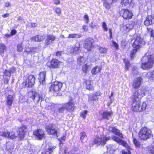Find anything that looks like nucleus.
Segmentation results:
<instances>
[{"label":"nucleus","mask_w":154,"mask_h":154,"mask_svg":"<svg viewBox=\"0 0 154 154\" xmlns=\"http://www.w3.org/2000/svg\"><path fill=\"white\" fill-rule=\"evenodd\" d=\"M132 106L134 111L141 112L146 109V104L145 103L143 102L141 105V107H140V102L137 100V101H133Z\"/></svg>","instance_id":"20e7f679"},{"label":"nucleus","mask_w":154,"mask_h":154,"mask_svg":"<svg viewBox=\"0 0 154 154\" xmlns=\"http://www.w3.org/2000/svg\"><path fill=\"white\" fill-rule=\"evenodd\" d=\"M109 139V138L105 137H98L95 140V143L98 145H104L105 144L107 141Z\"/></svg>","instance_id":"f8f14e48"},{"label":"nucleus","mask_w":154,"mask_h":154,"mask_svg":"<svg viewBox=\"0 0 154 154\" xmlns=\"http://www.w3.org/2000/svg\"><path fill=\"white\" fill-rule=\"evenodd\" d=\"M47 132L50 135L58 137L60 134L58 130H56L54 126H49L47 130Z\"/></svg>","instance_id":"1a4fd4ad"},{"label":"nucleus","mask_w":154,"mask_h":154,"mask_svg":"<svg viewBox=\"0 0 154 154\" xmlns=\"http://www.w3.org/2000/svg\"><path fill=\"white\" fill-rule=\"evenodd\" d=\"M13 100V97L12 95H8L7 98V104L11 106L12 105Z\"/></svg>","instance_id":"473e14b6"},{"label":"nucleus","mask_w":154,"mask_h":154,"mask_svg":"<svg viewBox=\"0 0 154 154\" xmlns=\"http://www.w3.org/2000/svg\"><path fill=\"white\" fill-rule=\"evenodd\" d=\"M35 78L33 75H29L26 81V86L28 87H32L35 83Z\"/></svg>","instance_id":"ddd939ff"},{"label":"nucleus","mask_w":154,"mask_h":154,"mask_svg":"<svg viewBox=\"0 0 154 154\" xmlns=\"http://www.w3.org/2000/svg\"><path fill=\"white\" fill-rule=\"evenodd\" d=\"M83 18L85 22L87 23H88L89 22V18L88 15L87 14H85Z\"/></svg>","instance_id":"5fc2aeb1"},{"label":"nucleus","mask_w":154,"mask_h":154,"mask_svg":"<svg viewBox=\"0 0 154 154\" xmlns=\"http://www.w3.org/2000/svg\"><path fill=\"white\" fill-rule=\"evenodd\" d=\"M141 68L143 69H149L151 68L154 62V54L143 57L141 59Z\"/></svg>","instance_id":"f257e3e1"},{"label":"nucleus","mask_w":154,"mask_h":154,"mask_svg":"<svg viewBox=\"0 0 154 154\" xmlns=\"http://www.w3.org/2000/svg\"><path fill=\"white\" fill-rule=\"evenodd\" d=\"M107 151L110 154H112L118 148L116 145L113 144H109L107 146Z\"/></svg>","instance_id":"5701e85b"},{"label":"nucleus","mask_w":154,"mask_h":154,"mask_svg":"<svg viewBox=\"0 0 154 154\" xmlns=\"http://www.w3.org/2000/svg\"><path fill=\"white\" fill-rule=\"evenodd\" d=\"M113 115V112L112 111H105L102 114V117L103 119H108Z\"/></svg>","instance_id":"393cba45"},{"label":"nucleus","mask_w":154,"mask_h":154,"mask_svg":"<svg viewBox=\"0 0 154 154\" xmlns=\"http://www.w3.org/2000/svg\"><path fill=\"white\" fill-rule=\"evenodd\" d=\"M80 46L79 43V42H76L74 47H72V52L74 54H77Z\"/></svg>","instance_id":"cd10ccee"},{"label":"nucleus","mask_w":154,"mask_h":154,"mask_svg":"<svg viewBox=\"0 0 154 154\" xmlns=\"http://www.w3.org/2000/svg\"><path fill=\"white\" fill-rule=\"evenodd\" d=\"M65 106H64V104H63L62 106L59 107L58 111L59 113H63L65 110Z\"/></svg>","instance_id":"a18cd8bd"},{"label":"nucleus","mask_w":154,"mask_h":154,"mask_svg":"<svg viewBox=\"0 0 154 154\" xmlns=\"http://www.w3.org/2000/svg\"><path fill=\"white\" fill-rule=\"evenodd\" d=\"M102 23V26L103 29L104 31L107 32L108 29L107 27V25L106 23L105 22H103Z\"/></svg>","instance_id":"de8ad7c7"},{"label":"nucleus","mask_w":154,"mask_h":154,"mask_svg":"<svg viewBox=\"0 0 154 154\" xmlns=\"http://www.w3.org/2000/svg\"><path fill=\"white\" fill-rule=\"evenodd\" d=\"M33 134L35 136L36 138L38 140H41L44 137V132L42 130L38 129L34 131Z\"/></svg>","instance_id":"dca6fc26"},{"label":"nucleus","mask_w":154,"mask_h":154,"mask_svg":"<svg viewBox=\"0 0 154 154\" xmlns=\"http://www.w3.org/2000/svg\"><path fill=\"white\" fill-rule=\"evenodd\" d=\"M81 36L79 34H69L68 36L67 37L68 38H78L81 37Z\"/></svg>","instance_id":"4c0bfd02"},{"label":"nucleus","mask_w":154,"mask_h":154,"mask_svg":"<svg viewBox=\"0 0 154 154\" xmlns=\"http://www.w3.org/2000/svg\"><path fill=\"white\" fill-rule=\"evenodd\" d=\"M111 4V2L110 0H108V2L106 0H104L103 3V5L106 8H109Z\"/></svg>","instance_id":"37998d69"},{"label":"nucleus","mask_w":154,"mask_h":154,"mask_svg":"<svg viewBox=\"0 0 154 154\" xmlns=\"http://www.w3.org/2000/svg\"><path fill=\"white\" fill-rule=\"evenodd\" d=\"M113 45L116 48V49H117L118 48V44L116 43V42H113Z\"/></svg>","instance_id":"69168bd1"},{"label":"nucleus","mask_w":154,"mask_h":154,"mask_svg":"<svg viewBox=\"0 0 154 154\" xmlns=\"http://www.w3.org/2000/svg\"><path fill=\"white\" fill-rule=\"evenodd\" d=\"M133 27V26L130 23L123 25L120 28V30L124 33L128 32Z\"/></svg>","instance_id":"f3484780"},{"label":"nucleus","mask_w":154,"mask_h":154,"mask_svg":"<svg viewBox=\"0 0 154 154\" xmlns=\"http://www.w3.org/2000/svg\"><path fill=\"white\" fill-rule=\"evenodd\" d=\"M112 29L111 28L109 29V39H111L112 38Z\"/></svg>","instance_id":"bf43d9fd"},{"label":"nucleus","mask_w":154,"mask_h":154,"mask_svg":"<svg viewBox=\"0 0 154 154\" xmlns=\"http://www.w3.org/2000/svg\"><path fill=\"white\" fill-rule=\"evenodd\" d=\"M5 49L6 48L5 45L0 44V53L4 52Z\"/></svg>","instance_id":"864d4df0"},{"label":"nucleus","mask_w":154,"mask_h":154,"mask_svg":"<svg viewBox=\"0 0 154 154\" xmlns=\"http://www.w3.org/2000/svg\"><path fill=\"white\" fill-rule=\"evenodd\" d=\"M120 14L124 18L126 19H130L132 16L131 11L127 9H122L120 11Z\"/></svg>","instance_id":"6e6552de"},{"label":"nucleus","mask_w":154,"mask_h":154,"mask_svg":"<svg viewBox=\"0 0 154 154\" xmlns=\"http://www.w3.org/2000/svg\"><path fill=\"white\" fill-rule=\"evenodd\" d=\"M147 77L150 80H154V71L148 73Z\"/></svg>","instance_id":"e433bc0d"},{"label":"nucleus","mask_w":154,"mask_h":154,"mask_svg":"<svg viewBox=\"0 0 154 154\" xmlns=\"http://www.w3.org/2000/svg\"><path fill=\"white\" fill-rule=\"evenodd\" d=\"M145 95L144 90L140 89L137 91L134 90L133 91L132 99L133 101H137L139 99H141L142 97Z\"/></svg>","instance_id":"423d86ee"},{"label":"nucleus","mask_w":154,"mask_h":154,"mask_svg":"<svg viewBox=\"0 0 154 154\" xmlns=\"http://www.w3.org/2000/svg\"><path fill=\"white\" fill-rule=\"evenodd\" d=\"M88 113V111L87 110H84L81 113V116L84 119L86 118V115Z\"/></svg>","instance_id":"49530a36"},{"label":"nucleus","mask_w":154,"mask_h":154,"mask_svg":"<svg viewBox=\"0 0 154 154\" xmlns=\"http://www.w3.org/2000/svg\"><path fill=\"white\" fill-rule=\"evenodd\" d=\"M56 38L55 36L52 35H48L45 41V45H48L51 43H52Z\"/></svg>","instance_id":"a211bd4d"},{"label":"nucleus","mask_w":154,"mask_h":154,"mask_svg":"<svg viewBox=\"0 0 154 154\" xmlns=\"http://www.w3.org/2000/svg\"><path fill=\"white\" fill-rule=\"evenodd\" d=\"M98 49L100 52L102 54L107 53L108 50V49L105 48L100 47H98Z\"/></svg>","instance_id":"a19ab883"},{"label":"nucleus","mask_w":154,"mask_h":154,"mask_svg":"<svg viewBox=\"0 0 154 154\" xmlns=\"http://www.w3.org/2000/svg\"><path fill=\"white\" fill-rule=\"evenodd\" d=\"M94 40L91 38L86 39L85 42V48L88 51H91L94 47Z\"/></svg>","instance_id":"9d476101"},{"label":"nucleus","mask_w":154,"mask_h":154,"mask_svg":"<svg viewBox=\"0 0 154 154\" xmlns=\"http://www.w3.org/2000/svg\"><path fill=\"white\" fill-rule=\"evenodd\" d=\"M147 32L148 33H149V34L151 35V36H152V35L153 33V30L152 29L149 27H147Z\"/></svg>","instance_id":"4d7b16f0"},{"label":"nucleus","mask_w":154,"mask_h":154,"mask_svg":"<svg viewBox=\"0 0 154 154\" xmlns=\"http://www.w3.org/2000/svg\"><path fill=\"white\" fill-rule=\"evenodd\" d=\"M17 33V31L15 29H12L11 32V34L12 36L15 35Z\"/></svg>","instance_id":"052dcab7"},{"label":"nucleus","mask_w":154,"mask_h":154,"mask_svg":"<svg viewBox=\"0 0 154 154\" xmlns=\"http://www.w3.org/2000/svg\"><path fill=\"white\" fill-rule=\"evenodd\" d=\"M54 105L51 103H46L45 108L48 109H52L54 106Z\"/></svg>","instance_id":"79ce46f5"},{"label":"nucleus","mask_w":154,"mask_h":154,"mask_svg":"<svg viewBox=\"0 0 154 154\" xmlns=\"http://www.w3.org/2000/svg\"><path fill=\"white\" fill-rule=\"evenodd\" d=\"M28 106L29 107L30 109H32V108H33L34 106V105L32 104V102H31V103H28Z\"/></svg>","instance_id":"e2e57ef3"},{"label":"nucleus","mask_w":154,"mask_h":154,"mask_svg":"<svg viewBox=\"0 0 154 154\" xmlns=\"http://www.w3.org/2000/svg\"><path fill=\"white\" fill-rule=\"evenodd\" d=\"M55 11L56 13L58 15H59L61 14V10L60 8H57L55 9Z\"/></svg>","instance_id":"13d9d810"},{"label":"nucleus","mask_w":154,"mask_h":154,"mask_svg":"<svg viewBox=\"0 0 154 154\" xmlns=\"http://www.w3.org/2000/svg\"><path fill=\"white\" fill-rule=\"evenodd\" d=\"M86 88L89 90H92L93 89V87L91 85V82L87 81L86 82Z\"/></svg>","instance_id":"c9c22d12"},{"label":"nucleus","mask_w":154,"mask_h":154,"mask_svg":"<svg viewBox=\"0 0 154 154\" xmlns=\"http://www.w3.org/2000/svg\"><path fill=\"white\" fill-rule=\"evenodd\" d=\"M129 0H121V4L122 5L126 6L129 4Z\"/></svg>","instance_id":"09e8293b"},{"label":"nucleus","mask_w":154,"mask_h":154,"mask_svg":"<svg viewBox=\"0 0 154 154\" xmlns=\"http://www.w3.org/2000/svg\"><path fill=\"white\" fill-rule=\"evenodd\" d=\"M151 131L146 127L141 128L139 132V137L141 140H146L151 136Z\"/></svg>","instance_id":"f03ea898"},{"label":"nucleus","mask_w":154,"mask_h":154,"mask_svg":"<svg viewBox=\"0 0 154 154\" xmlns=\"http://www.w3.org/2000/svg\"><path fill=\"white\" fill-rule=\"evenodd\" d=\"M154 23V17L151 15L149 16L146 17L144 22V24L146 26H148Z\"/></svg>","instance_id":"aec40b11"},{"label":"nucleus","mask_w":154,"mask_h":154,"mask_svg":"<svg viewBox=\"0 0 154 154\" xmlns=\"http://www.w3.org/2000/svg\"><path fill=\"white\" fill-rule=\"evenodd\" d=\"M46 72H41L39 74V76L38 78L39 82L43 84L45 83V78Z\"/></svg>","instance_id":"a878e982"},{"label":"nucleus","mask_w":154,"mask_h":154,"mask_svg":"<svg viewBox=\"0 0 154 154\" xmlns=\"http://www.w3.org/2000/svg\"><path fill=\"white\" fill-rule=\"evenodd\" d=\"M90 66L88 65L87 64H85L83 66L82 68V70L83 72L85 74H86L87 72V71L88 69L89 68Z\"/></svg>","instance_id":"ea45409f"},{"label":"nucleus","mask_w":154,"mask_h":154,"mask_svg":"<svg viewBox=\"0 0 154 154\" xmlns=\"http://www.w3.org/2000/svg\"><path fill=\"white\" fill-rule=\"evenodd\" d=\"M80 140L82 142L85 143L87 141L88 139L87 137L85 132H82L80 133Z\"/></svg>","instance_id":"c85d7f7f"},{"label":"nucleus","mask_w":154,"mask_h":154,"mask_svg":"<svg viewBox=\"0 0 154 154\" xmlns=\"http://www.w3.org/2000/svg\"><path fill=\"white\" fill-rule=\"evenodd\" d=\"M62 86V83L56 81L52 83L51 86L49 88V91L52 93H56L57 94L60 90Z\"/></svg>","instance_id":"39448f33"},{"label":"nucleus","mask_w":154,"mask_h":154,"mask_svg":"<svg viewBox=\"0 0 154 154\" xmlns=\"http://www.w3.org/2000/svg\"><path fill=\"white\" fill-rule=\"evenodd\" d=\"M101 69V67L100 66H97L94 67L91 70V73L94 75H97V73L100 72Z\"/></svg>","instance_id":"c756f323"},{"label":"nucleus","mask_w":154,"mask_h":154,"mask_svg":"<svg viewBox=\"0 0 154 154\" xmlns=\"http://www.w3.org/2000/svg\"><path fill=\"white\" fill-rule=\"evenodd\" d=\"M54 4L56 5H58L60 3L59 0H54Z\"/></svg>","instance_id":"0e129e2a"},{"label":"nucleus","mask_w":154,"mask_h":154,"mask_svg":"<svg viewBox=\"0 0 154 154\" xmlns=\"http://www.w3.org/2000/svg\"><path fill=\"white\" fill-rule=\"evenodd\" d=\"M142 38L140 36H138L135 38L132 45L133 49L131 52V57L132 59L133 58L134 54L140 48L141 46L140 45L142 43Z\"/></svg>","instance_id":"7ed1b4c3"},{"label":"nucleus","mask_w":154,"mask_h":154,"mask_svg":"<svg viewBox=\"0 0 154 154\" xmlns=\"http://www.w3.org/2000/svg\"><path fill=\"white\" fill-rule=\"evenodd\" d=\"M60 62L57 59H53L47 63V66L50 68H57L58 67Z\"/></svg>","instance_id":"4468645a"},{"label":"nucleus","mask_w":154,"mask_h":154,"mask_svg":"<svg viewBox=\"0 0 154 154\" xmlns=\"http://www.w3.org/2000/svg\"><path fill=\"white\" fill-rule=\"evenodd\" d=\"M124 62L125 64V68L127 70H128L130 66L129 62L125 59L124 60Z\"/></svg>","instance_id":"8fccbe9b"},{"label":"nucleus","mask_w":154,"mask_h":154,"mask_svg":"<svg viewBox=\"0 0 154 154\" xmlns=\"http://www.w3.org/2000/svg\"><path fill=\"white\" fill-rule=\"evenodd\" d=\"M64 105L65 107V109L67 111H73L75 108L74 103L71 101L64 104Z\"/></svg>","instance_id":"412c9836"},{"label":"nucleus","mask_w":154,"mask_h":154,"mask_svg":"<svg viewBox=\"0 0 154 154\" xmlns=\"http://www.w3.org/2000/svg\"><path fill=\"white\" fill-rule=\"evenodd\" d=\"M8 135V138L11 139H15L17 138V136L15 135V133L14 131L9 132Z\"/></svg>","instance_id":"58836bf2"},{"label":"nucleus","mask_w":154,"mask_h":154,"mask_svg":"<svg viewBox=\"0 0 154 154\" xmlns=\"http://www.w3.org/2000/svg\"><path fill=\"white\" fill-rule=\"evenodd\" d=\"M100 93H98L96 95H92L90 96L89 97L88 101L91 102L92 100H96L98 99L97 96H100Z\"/></svg>","instance_id":"2f4dec72"},{"label":"nucleus","mask_w":154,"mask_h":154,"mask_svg":"<svg viewBox=\"0 0 154 154\" xmlns=\"http://www.w3.org/2000/svg\"><path fill=\"white\" fill-rule=\"evenodd\" d=\"M9 131H5L4 132H2L0 131V135L3 137L8 138L9 137L8 134Z\"/></svg>","instance_id":"c03bdc74"},{"label":"nucleus","mask_w":154,"mask_h":154,"mask_svg":"<svg viewBox=\"0 0 154 154\" xmlns=\"http://www.w3.org/2000/svg\"><path fill=\"white\" fill-rule=\"evenodd\" d=\"M108 130L109 131L112 132L116 135L118 136L121 138H123L122 134L120 132V131L119 130L114 127L111 126L109 127Z\"/></svg>","instance_id":"6ab92c4d"},{"label":"nucleus","mask_w":154,"mask_h":154,"mask_svg":"<svg viewBox=\"0 0 154 154\" xmlns=\"http://www.w3.org/2000/svg\"><path fill=\"white\" fill-rule=\"evenodd\" d=\"M27 131V128L25 125H23L19 128L18 136L20 139H22L24 138Z\"/></svg>","instance_id":"9b49d317"},{"label":"nucleus","mask_w":154,"mask_h":154,"mask_svg":"<svg viewBox=\"0 0 154 154\" xmlns=\"http://www.w3.org/2000/svg\"><path fill=\"white\" fill-rule=\"evenodd\" d=\"M133 142L134 144L136 146L138 147H139L140 146V144L139 142L136 139H133Z\"/></svg>","instance_id":"6e6d98bb"},{"label":"nucleus","mask_w":154,"mask_h":154,"mask_svg":"<svg viewBox=\"0 0 154 154\" xmlns=\"http://www.w3.org/2000/svg\"><path fill=\"white\" fill-rule=\"evenodd\" d=\"M45 38V37L44 35H37L32 37L31 39L32 41L39 42L43 41Z\"/></svg>","instance_id":"b1692460"},{"label":"nucleus","mask_w":154,"mask_h":154,"mask_svg":"<svg viewBox=\"0 0 154 154\" xmlns=\"http://www.w3.org/2000/svg\"><path fill=\"white\" fill-rule=\"evenodd\" d=\"M143 82V79L140 77L135 79L133 83V87L134 88L137 89L140 87Z\"/></svg>","instance_id":"2eb2a0df"},{"label":"nucleus","mask_w":154,"mask_h":154,"mask_svg":"<svg viewBox=\"0 0 154 154\" xmlns=\"http://www.w3.org/2000/svg\"><path fill=\"white\" fill-rule=\"evenodd\" d=\"M29 97L32 99L35 103H38L41 98V96L38 93L34 91H31L28 93Z\"/></svg>","instance_id":"0eeeda50"},{"label":"nucleus","mask_w":154,"mask_h":154,"mask_svg":"<svg viewBox=\"0 0 154 154\" xmlns=\"http://www.w3.org/2000/svg\"><path fill=\"white\" fill-rule=\"evenodd\" d=\"M55 148V146H49L45 151L43 152L41 154H51Z\"/></svg>","instance_id":"7c9ffc66"},{"label":"nucleus","mask_w":154,"mask_h":154,"mask_svg":"<svg viewBox=\"0 0 154 154\" xmlns=\"http://www.w3.org/2000/svg\"><path fill=\"white\" fill-rule=\"evenodd\" d=\"M6 149L8 151L12 150L14 147L13 144L12 143L8 142L6 143Z\"/></svg>","instance_id":"72a5a7b5"},{"label":"nucleus","mask_w":154,"mask_h":154,"mask_svg":"<svg viewBox=\"0 0 154 154\" xmlns=\"http://www.w3.org/2000/svg\"><path fill=\"white\" fill-rule=\"evenodd\" d=\"M37 24L35 23H31V26L32 27H35L37 26Z\"/></svg>","instance_id":"338daca9"},{"label":"nucleus","mask_w":154,"mask_h":154,"mask_svg":"<svg viewBox=\"0 0 154 154\" xmlns=\"http://www.w3.org/2000/svg\"><path fill=\"white\" fill-rule=\"evenodd\" d=\"M112 139L115 141L122 144L125 147H127L128 146L127 143L125 141L121 140L116 136H112Z\"/></svg>","instance_id":"4be33fe9"},{"label":"nucleus","mask_w":154,"mask_h":154,"mask_svg":"<svg viewBox=\"0 0 154 154\" xmlns=\"http://www.w3.org/2000/svg\"><path fill=\"white\" fill-rule=\"evenodd\" d=\"M36 48H29L28 47L26 48L25 51L26 52L28 53L32 51H33L34 52L35 51H34V50Z\"/></svg>","instance_id":"3c124183"},{"label":"nucleus","mask_w":154,"mask_h":154,"mask_svg":"<svg viewBox=\"0 0 154 154\" xmlns=\"http://www.w3.org/2000/svg\"><path fill=\"white\" fill-rule=\"evenodd\" d=\"M150 152L152 154H154V146L151 147L149 149Z\"/></svg>","instance_id":"680f3d73"},{"label":"nucleus","mask_w":154,"mask_h":154,"mask_svg":"<svg viewBox=\"0 0 154 154\" xmlns=\"http://www.w3.org/2000/svg\"><path fill=\"white\" fill-rule=\"evenodd\" d=\"M23 48L22 47V44H19L17 45V50L19 52H21L23 50Z\"/></svg>","instance_id":"603ef678"},{"label":"nucleus","mask_w":154,"mask_h":154,"mask_svg":"<svg viewBox=\"0 0 154 154\" xmlns=\"http://www.w3.org/2000/svg\"><path fill=\"white\" fill-rule=\"evenodd\" d=\"M16 70V69L15 67H13L11 68V69L10 71L12 73H14V72H15Z\"/></svg>","instance_id":"774afa93"},{"label":"nucleus","mask_w":154,"mask_h":154,"mask_svg":"<svg viewBox=\"0 0 154 154\" xmlns=\"http://www.w3.org/2000/svg\"><path fill=\"white\" fill-rule=\"evenodd\" d=\"M85 59L83 57H79L77 59V62L79 64L82 65L85 63Z\"/></svg>","instance_id":"f704fd0d"},{"label":"nucleus","mask_w":154,"mask_h":154,"mask_svg":"<svg viewBox=\"0 0 154 154\" xmlns=\"http://www.w3.org/2000/svg\"><path fill=\"white\" fill-rule=\"evenodd\" d=\"M11 75V73L9 71L7 70L5 71L3 77L5 79L4 82L6 84L8 83Z\"/></svg>","instance_id":"bb28decb"}]
</instances>
